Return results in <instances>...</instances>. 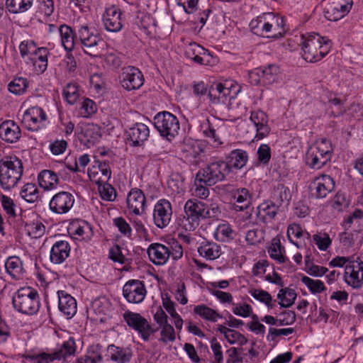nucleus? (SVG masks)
<instances>
[{
	"mask_svg": "<svg viewBox=\"0 0 363 363\" xmlns=\"http://www.w3.org/2000/svg\"><path fill=\"white\" fill-rule=\"evenodd\" d=\"M284 26V18L273 13H264L250 23V30L254 34L274 39L283 37L286 32Z\"/></svg>",
	"mask_w": 363,
	"mask_h": 363,
	"instance_id": "nucleus-1",
	"label": "nucleus"
},
{
	"mask_svg": "<svg viewBox=\"0 0 363 363\" xmlns=\"http://www.w3.org/2000/svg\"><path fill=\"white\" fill-rule=\"evenodd\" d=\"M23 174V162L17 156L7 155L0 160V186L5 191L16 187Z\"/></svg>",
	"mask_w": 363,
	"mask_h": 363,
	"instance_id": "nucleus-2",
	"label": "nucleus"
},
{
	"mask_svg": "<svg viewBox=\"0 0 363 363\" xmlns=\"http://www.w3.org/2000/svg\"><path fill=\"white\" fill-rule=\"evenodd\" d=\"M301 40L302 57L307 62H318L330 52V41L318 33L302 35Z\"/></svg>",
	"mask_w": 363,
	"mask_h": 363,
	"instance_id": "nucleus-3",
	"label": "nucleus"
},
{
	"mask_svg": "<svg viewBox=\"0 0 363 363\" xmlns=\"http://www.w3.org/2000/svg\"><path fill=\"white\" fill-rule=\"evenodd\" d=\"M147 254L150 261L156 265L164 264L169 259L174 262L183 256V248L179 242L174 240L166 245L152 243L147 248Z\"/></svg>",
	"mask_w": 363,
	"mask_h": 363,
	"instance_id": "nucleus-4",
	"label": "nucleus"
},
{
	"mask_svg": "<svg viewBox=\"0 0 363 363\" xmlns=\"http://www.w3.org/2000/svg\"><path fill=\"white\" fill-rule=\"evenodd\" d=\"M77 351L75 340L69 337L64 341L52 353L40 352L39 354H24L23 357L32 363H50L55 360L65 359L70 356H74Z\"/></svg>",
	"mask_w": 363,
	"mask_h": 363,
	"instance_id": "nucleus-5",
	"label": "nucleus"
},
{
	"mask_svg": "<svg viewBox=\"0 0 363 363\" xmlns=\"http://www.w3.org/2000/svg\"><path fill=\"white\" fill-rule=\"evenodd\" d=\"M13 308L18 312L28 315L35 314L40 308V296L31 287H23L13 296Z\"/></svg>",
	"mask_w": 363,
	"mask_h": 363,
	"instance_id": "nucleus-6",
	"label": "nucleus"
},
{
	"mask_svg": "<svg viewBox=\"0 0 363 363\" xmlns=\"http://www.w3.org/2000/svg\"><path fill=\"white\" fill-rule=\"evenodd\" d=\"M230 173L228 166L224 160L213 159L197 172L196 180L207 186H213L223 181Z\"/></svg>",
	"mask_w": 363,
	"mask_h": 363,
	"instance_id": "nucleus-7",
	"label": "nucleus"
},
{
	"mask_svg": "<svg viewBox=\"0 0 363 363\" xmlns=\"http://www.w3.org/2000/svg\"><path fill=\"white\" fill-rule=\"evenodd\" d=\"M333 155L331 143L322 138L315 147H311L306 153V164L311 169H320L330 161Z\"/></svg>",
	"mask_w": 363,
	"mask_h": 363,
	"instance_id": "nucleus-8",
	"label": "nucleus"
},
{
	"mask_svg": "<svg viewBox=\"0 0 363 363\" xmlns=\"http://www.w3.org/2000/svg\"><path fill=\"white\" fill-rule=\"evenodd\" d=\"M154 125L160 135L172 141L179 133V121L176 116L168 111L159 112L153 118Z\"/></svg>",
	"mask_w": 363,
	"mask_h": 363,
	"instance_id": "nucleus-9",
	"label": "nucleus"
},
{
	"mask_svg": "<svg viewBox=\"0 0 363 363\" xmlns=\"http://www.w3.org/2000/svg\"><path fill=\"white\" fill-rule=\"evenodd\" d=\"M206 203L198 200H188L184 205V218L182 220L183 228L187 231L194 230L204 220V210Z\"/></svg>",
	"mask_w": 363,
	"mask_h": 363,
	"instance_id": "nucleus-10",
	"label": "nucleus"
},
{
	"mask_svg": "<svg viewBox=\"0 0 363 363\" xmlns=\"http://www.w3.org/2000/svg\"><path fill=\"white\" fill-rule=\"evenodd\" d=\"M78 37L84 52L93 57L100 55L103 40L98 33L85 26H82L78 30Z\"/></svg>",
	"mask_w": 363,
	"mask_h": 363,
	"instance_id": "nucleus-11",
	"label": "nucleus"
},
{
	"mask_svg": "<svg viewBox=\"0 0 363 363\" xmlns=\"http://www.w3.org/2000/svg\"><path fill=\"white\" fill-rule=\"evenodd\" d=\"M123 318L128 327L137 331L144 341H148L150 335L158 330V328H153L140 313L127 311L123 314Z\"/></svg>",
	"mask_w": 363,
	"mask_h": 363,
	"instance_id": "nucleus-12",
	"label": "nucleus"
},
{
	"mask_svg": "<svg viewBox=\"0 0 363 363\" xmlns=\"http://www.w3.org/2000/svg\"><path fill=\"white\" fill-rule=\"evenodd\" d=\"M352 0H323L321 5L326 19L337 21L347 15L352 9Z\"/></svg>",
	"mask_w": 363,
	"mask_h": 363,
	"instance_id": "nucleus-13",
	"label": "nucleus"
},
{
	"mask_svg": "<svg viewBox=\"0 0 363 363\" xmlns=\"http://www.w3.org/2000/svg\"><path fill=\"white\" fill-rule=\"evenodd\" d=\"M120 83L127 91L136 90L144 84V77L141 71L135 67H123L119 77Z\"/></svg>",
	"mask_w": 363,
	"mask_h": 363,
	"instance_id": "nucleus-14",
	"label": "nucleus"
},
{
	"mask_svg": "<svg viewBox=\"0 0 363 363\" xmlns=\"http://www.w3.org/2000/svg\"><path fill=\"white\" fill-rule=\"evenodd\" d=\"M74 202L75 199L72 193L61 191L52 197L49 207L50 211L56 214H65L72 209Z\"/></svg>",
	"mask_w": 363,
	"mask_h": 363,
	"instance_id": "nucleus-15",
	"label": "nucleus"
},
{
	"mask_svg": "<svg viewBox=\"0 0 363 363\" xmlns=\"http://www.w3.org/2000/svg\"><path fill=\"white\" fill-rule=\"evenodd\" d=\"M147 294L143 281L138 279L128 281L123 287V295L131 303H141Z\"/></svg>",
	"mask_w": 363,
	"mask_h": 363,
	"instance_id": "nucleus-16",
	"label": "nucleus"
},
{
	"mask_svg": "<svg viewBox=\"0 0 363 363\" xmlns=\"http://www.w3.org/2000/svg\"><path fill=\"white\" fill-rule=\"evenodd\" d=\"M184 54L187 58L200 65H209L216 62L211 52L196 43H189L185 48Z\"/></svg>",
	"mask_w": 363,
	"mask_h": 363,
	"instance_id": "nucleus-17",
	"label": "nucleus"
},
{
	"mask_svg": "<svg viewBox=\"0 0 363 363\" xmlns=\"http://www.w3.org/2000/svg\"><path fill=\"white\" fill-rule=\"evenodd\" d=\"M172 215V205L168 200L162 199L156 203L153 211V220L157 227L163 228L167 226Z\"/></svg>",
	"mask_w": 363,
	"mask_h": 363,
	"instance_id": "nucleus-18",
	"label": "nucleus"
},
{
	"mask_svg": "<svg viewBox=\"0 0 363 363\" xmlns=\"http://www.w3.org/2000/svg\"><path fill=\"white\" fill-rule=\"evenodd\" d=\"M125 135L130 146L140 147L150 136V129L143 123H136L126 129Z\"/></svg>",
	"mask_w": 363,
	"mask_h": 363,
	"instance_id": "nucleus-19",
	"label": "nucleus"
},
{
	"mask_svg": "<svg viewBox=\"0 0 363 363\" xmlns=\"http://www.w3.org/2000/svg\"><path fill=\"white\" fill-rule=\"evenodd\" d=\"M46 118V114L42 108L32 106L24 113L22 123L28 130L35 131L43 125Z\"/></svg>",
	"mask_w": 363,
	"mask_h": 363,
	"instance_id": "nucleus-20",
	"label": "nucleus"
},
{
	"mask_svg": "<svg viewBox=\"0 0 363 363\" xmlns=\"http://www.w3.org/2000/svg\"><path fill=\"white\" fill-rule=\"evenodd\" d=\"M121 15L122 12L117 6H111L107 8L102 18L105 29L113 33L120 31L123 26Z\"/></svg>",
	"mask_w": 363,
	"mask_h": 363,
	"instance_id": "nucleus-21",
	"label": "nucleus"
},
{
	"mask_svg": "<svg viewBox=\"0 0 363 363\" xmlns=\"http://www.w3.org/2000/svg\"><path fill=\"white\" fill-rule=\"evenodd\" d=\"M127 205L130 211L135 215L142 214L146 207V198L143 191L139 189H132L127 196Z\"/></svg>",
	"mask_w": 363,
	"mask_h": 363,
	"instance_id": "nucleus-22",
	"label": "nucleus"
},
{
	"mask_svg": "<svg viewBox=\"0 0 363 363\" xmlns=\"http://www.w3.org/2000/svg\"><path fill=\"white\" fill-rule=\"evenodd\" d=\"M250 119L256 127V138L262 139L269 135L270 128L268 125V116L264 111H252Z\"/></svg>",
	"mask_w": 363,
	"mask_h": 363,
	"instance_id": "nucleus-23",
	"label": "nucleus"
},
{
	"mask_svg": "<svg viewBox=\"0 0 363 363\" xmlns=\"http://www.w3.org/2000/svg\"><path fill=\"white\" fill-rule=\"evenodd\" d=\"M283 211L284 209H281L271 201L267 200L257 206V216L260 221L269 223L272 222L279 213Z\"/></svg>",
	"mask_w": 363,
	"mask_h": 363,
	"instance_id": "nucleus-24",
	"label": "nucleus"
},
{
	"mask_svg": "<svg viewBox=\"0 0 363 363\" xmlns=\"http://www.w3.org/2000/svg\"><path fill=\"white\" fill-rule=\"evenodd\" d=\"M21 137L20 127L11 120L5 121L0 125V138L9 143H14Z\"/></svg>",
	"mask_w": 363,
	"mask_h": 363,
	"instance_id": "nucleus-25",
	"label": "nucleus"
},
{
	"mask_svg": "<svg viewBox=\"0 0 363 363\" xmlns=\"http://www.w3.org/2000/svg\"><path fill=\"white\" fill-rule=\"evenodd\" d=\"M270 200L275 205L284 209V206H288L291 199V194L289 188L283 183L279 182L272 191Z\"/></svg>",
	"mask_w": 363,
	"mask_h": 363,
	"instance_id": "nucleus-26",
	"label": "nucleus"
},
{
	"mask_svg": "<svg viewBox=\"0 0 363 363\" xmlns=\"http://www.w3.org/2000/svg\"><path fill=\"white\" fill-rule=\"evenodd\" d=\"M70 246L67 241L60 240L55 242L50 252V260L55 264H60L65 261L70 253Z\"/></svg>",
	"mask_w": 363,
	"mask_h": 363,
	"instance_id": "nucleus-27",
	"label": "nucleus"
},
{
	"mask_svg": "<svg viewBox=\"0 0 363 363\" xmlns=\"http://www.w3.org/2000/svg\"><path fill=\"white\" fill-rule=\"evenodd\" d=\"M59 310L68 318H72L77 313V301L74 297L65 291H58Z\"/></svg>",
	"mask_w": 363,
	"mask_h": 363,
	"instance_id": "nucleus-28",
	"label": "nucleus"
},
{
	"mask_svg": "<svg viewBox=\"0 0 363 363\" xmlns=\"http://www.w3.org/2000/svg\"><path fill=\"white\" fill-rule=\"evenodd\" d=\"M279 72V67L275 65H269L265 67H259L250 74V78L254 75L258 76L257 82H262V84L266 86L273 84L277 81V75Z\"/></svg>",
	"mask_w": 363,
	"mask_h": 363,
	"instance_id": "nucleus-29",
	"label": "nucleus"
},
{
	"mask_svg": "<svg viewBox=\"0 0 363 363\" xmlns=\"http://www.w3.org/2000/svg\"><path fill=\"white\" fill-rule=\"evenodd\" d=\"M315 191L313 195L317 199H323L332 191L335 186V182L333 178L326 174H322L315 178L313 182Z\"/></svg>",
	"mask_w": 363,
	"mask_h": 363,
	"instance_id": "nucleus-30",
	"label": "nucleus"
},
{
	"mask_svg": "<svg viewBox=\"0 0 363 363\" xmlns=\"http://www.w3.org/2000/svg\"><path fill=\"white\" fill-rule=\"evenodd\" d=\"M200 256L207 260H214L218 258L221 254V247L216 242L204 239L198 247Z\"/></svg>",
	"mask_w": 363,
	"mask_h": 363,
	"instance_id": "nucleus-31",
	"label": "nucleus"
},
{
	"mask_svg": "<svg viewBox=\"0 0 363 363\" xmlns=\"http://www.w3.org/2000/svg\"><path fill=\"white\" fill-rule=\"evenodd\" d=\"M34 0H6L5 6L11 14L23 15L30 13L33 7Z\"/></svg>",
	"mask_w": 363,
	"mask_h": 363,
	"instance_id": "nucleus-32",
	"label": "nucleus"
},
{
	"mask_svg": "<svg viewBox=\"0 0 363 363\" xmlns=\"http://www.w3.org/2000/svg\"><path fill=\"white\" fill-rule=\"evenodd\" d=\"M98 163V167L93 166L88 170V175L89 178L95 182H99L102 183V181L106 182L111 178V170L109 166L108 161L99 162Z\"/></svg>",
	"mask_w": 363,
	"mask_h": 363,
	"instance_id": "nucleus-33",
	"label": "nucleus"
},
{
	"mask_svg": "<svg viewBox=\"0 0 363 363\" xmlns=\"http://www.w3.org/2000/svg\"><path fill=\"white\" fill-rule=\"evenodd\" d=\"M247 160L248 155L246 151L236 149L232 150L224 161L228 164L230 172H231L233 168L240 169L245 166Z\"/></svg>",
	"mask_w": 363,
	"mask_h": 363,
	"instance_id": "nucleus-34",
	"label": "nucleus"
},
{
	"mask_svg": "<svg viewBox=\"0 0 363 363\" xmlns=\"http://www.w3.org/2000/svg\"><path fill=\"white\" fill-rule=\"evenodd\" d=\"M38 180L40 186L45 190H52L60 183L58 174L50 169L42 170L38 174Z\"/></svg>",
	"mask_w": 363,
	"mask_h": 363,
	"instance_id": "nucleus-35",
	"label": "nucleus"
},
{
	"mask_svg": "<svg viewBox=\"0 0 363 363\" xmlns=\"http://www.w3.org/2000/svg\"><path fill=\"white\" fill-rule=\"evenodd\" d=\"M6 272L15 279L22 278L24 273L23 262L17 256L9 257L5 263Z\"/></svg>",
	"mask_w": 363,
	"mask_h": 363,
	"instance_id": "nucleus-36",
	"label": "nucleus"
},
{
	"mask_svg": "<svg viewBox=\"0 0 363 363\" xmlns=\"http://www.w3.org/2000/svg\"><path fill=\"white\" fill-rule=\"evenodd\" d=\"M236 203L233 204V209L237 211H242L247 209L251 203L252 196L247 189H238L234 194Z\"/></svg>",
	"mask_w": 363,
	"mask_h": 363,
	"instance_id": "nucleus-37",
	"label": "nucleus"
},
{
	"mask_svg": "<svg viewBox=\"0 0 363 363\" xmlns=\"http://www.w3.org/2000/svg\"><path fill=\"white\" fill-rule=\"evenodd\" d=\"M59 31L63 47L66 50L71 51L74 45L78 43L77 37L74 35L73 30L64 24L60 26Z\"/></svg>",
	"mask_w": 363,
	"mask_h": 363,
	"instance_id": "nucleus-38",
	"label": "nucleus"
},
{
	"mask_svg": "<svg viewBox=\"0 0 363 363\" xmlns=\"http://www.w3.org/2000/svg\"><path fill=\"white\" fill-rule=\"evenodd\" d=\"M108 352L111 359L117 363H127L132 357V352L129 348L120 347L114 345H110L108 347Z\"/></svg>",
	"mask_w": 363,
	"mask_h": 363,
	"instance_id": "nucleus-39",
	"label": "nucleus"
},
{
	"mask_svg": "<svg viewBox=\"0 0 363 363\" xmlns=\"http://www.w3.org/2000/svg\"><path fill=\"white\" fill-rule=\"evenodd\" d=\"M35 54L30 57L36 70L40 73L44 72L48 67V56L50 54L47 48H38Z\"/></svg>",
	"mask_w": 363,
	"mask_h": 363,
	"instance_id": "nucleus-40",
	"label": "nucleus"
},
{
	"mask_svg": "<svg viewBox=\"0 0 363 363\" xmlns=\"http://www.w3.org/2000/svg\"><path fill=\"white\" fill-rule=\"evenodd\" d=\"M72 233L77 235L82 240H89L93 235V230L91 225L85 220L74 222L71 224Z\"/></svg>",
	"mask_w": 363,
	"mask_h": 363,
	"instance_id": "nucleus-41",
	"label": "nucleus"
},
{
	"mask_svg": "<svg viewBox=\"0 0 363 363\" xmlns=\"http://www.w3.org/2000/svg\"><path fill=\"white\" fill-rule=\"evenodd\" d=\"M194 313L202 319L211 322H216L218 318H222V315L219 314L216 310H214L205 304L195 306Z\"/></svg>",
	"mask_w": 363,
	"mask_h": 363,
	"instance_id": "nucleus-42",
	"label": "nucleus"
},
{
	"mask_svg": "<svg viewBox=\"0 0 363 363\" xmlns=\"http://www.w3.org/2000/svg\"><path fill=\"white\" fill-rule=\"evenodd\" d=\"M234 231L228 223H221L214 231L213 236L219 242H229L233 239Z\"/></svg>",
	"mask_w": 363,
	"mask_h": 363,
	"instance_id": "nucleus-43",
	"label": "nucleus"
},
{
	"mask_svg": "<svg viewBox=\"0 0 363 363\" xmlns=\"http://www.w3.org/2000/svg\"><path fill=\"white\" fill-rule=\"evenodd\" d=\"M345 281L354 289H359L363 284V278H359V271H356L353 266H346V272L345 273Z\"/></svg>",
	"mask_w": 363,
	"mask_h": 363,
	"instance_id": "nucleus-44",
	"label": "nucleus"
},
{
	"mask_svg": "<svg viewBox=\"0 0 363 363\" xmlns=\"http://www.w3.org/2000/svg\"><path fill=\"white\" fill-rule=\"evenodd\" d=\"M28 87V81L26 78L15 77L8 84V90L16 95L23 94Z\"/></svg>",
	"mask_w": 363,
	"mask_h": 363,
	"instance_id": "nucleus-45",
	"label": "nucleus"
},
{
	"mask_svg": "<svg viewBox=\"0 0 363 363\" xmlns=\"http://www.w3.org/2000/svg\"><path fill=\"white\" fill-rule=\"evenodd\" d=\"M20 195L27 202L34 203L39 197V191L35 184L28 183L22 187Z\"/></svg>",
	"mask_w": 363,
	"mask_h": 363,
	"instance_id": "nucleus-46",
	"label": "nucleus"
},
{
	"mask_svg": "<svg viewBox=\"0 0 363 363\" xmlns=\"http://www.w3.org/2000/svg\"><path fill=\"white\" fill-rule=\"evenodd\" d=\"M284 247L281 245L280 241H276L274 240L268 250L270 257L275 259L279 263H284L288 260L287 257L284 255Z\"/></svg>",
	"mask_w": 363,
	"mask_h": 363,
	"instance_id": "nucleus-47",
	"label": "nucleus"
},
{
	"mask_svg": "<svg viewBox=\"0 0 363 363\" xmlns=\"http://www.w3.org/2000/svg\"><path fill=\"white\" fill-rule=\"evenodd\" d=\"M98 189L102 199L108 201H113L116 197V189L107 182L102 181V183L96 182Z\"/></svg>",
	"mask_w": 363,
	"mask_h": 363,
	"instance_id": "nucleus-48",
	"label": "nucleus"
},
{
	"mask_svg": "<svg viewBox=\"0 0 363 363\" xmlns=\"http://www.w3.org/2000/svg\"><path fill=\"white\" fill-rule=\"evenodd\" d=\"M208 98L210 100V106H212L213 109H216L217 111H222L225 108L229 109L230 104L226 103L219 96H217L216 94H214V86H211L210 87L208 91Z\"/></svg>",
	"mask_w": 363,
	"mask_h": 363,
	"instance_id": "nucleus-49",
	"label": "nucleus"
},
{
	"mask_svg": "<svg viewBox=\"0 0 363 363\" xmlns=\"http://www.w3.org/2000/svg\"><path fill=\"white\" fill-rule=\"evenodd\" d=\"M0 201L4 211L9 218H14L17 216L16 204L11 197L1 194Z\"/></svg>",
	"mask_w": 363,
	"mask_h": 363,
	"instance_id": "nucleus-50",
	"label": "nucleus"
},
{
	"mask_svg": "<svg viewBox=\"0 0 363 363\" xmlns=\"http://www.w3.org/2000/svg\"><path fill=\"white\" fill-rule=\"evenodd\" d=\"M301 282L308 288L312 294H319L326 290L323 282L318 279L314 280L308 277L303 276L301 278Z\"/></svg>",
	"mask_w": 363,
	"mask_h": 363,
	"instance_id": "nucleus-51",
	"label": "nucleus"
},
{
	"mask_svg": "<svg viewBox=\"0 0 363 363\" xmlns=\"http://www.w3.org/2000/svg\"><path fill=\"white\" fill-rule=\"evenodd\" d=\"M250 295L259 301L264 303L269 308H273L274 305L272 302V296L271 294L262 289H252L250 291Z\"/></svg>",
	"mask_w": 363,
	"mask_h": 363,
	"instance_id": "nucleus-52",
	"label": "nucleus"
},
{
	"mask_svg": "<svg viewBox=\"0 0 363 363\" xmlns=\"http://www.w3.org/2000/svg\"><path fill=\"white\" fill-rule=\"evenodd\" d=\"M227 82L216 84L214 86V94H217L226 103L230 104V100L234 98V96L231 95V86H228Z\"/></svg>",
	"mask_w": 363,
	"mask_h": 363,
	"instance_id": "nucleus-53",
	"label": "nucleus"
},
{
	"mask_svg": "<svg viewBox=\"0 0 363 363\" xmlns=\"http://www.w3.org/2000/svg\"><path fill=\"white\" fill-rule=\"evenodd\" d=\"M201 128L204 135L212 140V143L214 147L218 148L223 144V142H221L219 138L216 135V130L208 120L201 125Z\"/></svg>",
	"mask_w": 363,
	"mask_h": 363,
	"instance_id": "nucleus-54",
	"label": "nucleus"
},
{
	"mask_svg": "<svg viewBox=\"0 0 363 363\" xmlns=\"http://www.w3.org/2000/svg\"><path fill=\"white\" fill-rule=\"evenodd\" d=\"M65 99L69 104H74L79 96L78 86L76 84L69 83L63 89Z\"/></svg>",
	"mask_w": 363,
	"mask_h": 363,
	"instance_id": "nucleus-55",
	"label": "nucleus"
},
{
	"mask_svg": "<svg viewBox=\"0 0 363 363\" xmlns=\"http://www.w3.org/2000/svg\"><path fill=\"white\" fill-rule=\"evenodd\" d=\"M102 347L99 345H92L89 347L87 354L84 357L88 363H99L102 360Z\"/></svg>",
	"mask_w": 363,
	"mask_h": 363,
	"instance_id": "nucleus-56",
	"label": "nucleus"
},
{
	"mask_svg": "<svg viewBox=\"0 0 363 363\" xmlns=\"http://www.w3.org/2000/svg\"><path fill=\"white\" fill-rule=\"evenodd\" d=\"M313 240L320 250H326L331 245L332 240L329 235L324 232H318L313 235Z\"/></svg>",
	"mask_w": 363,
	"mask_h": 363,
	"instance_id": "nucleus-57",
	"label": "nucleus"
},
{
	"mask_svg": "<svg viewBox=\"0 0 363 363\" xmlns=\"http://www.w3.org/2000/svg\"><path fill=\"white\" fill-rule=\"evenodd\" d=\"M97 111L96 103L90 99H85L79 108V114L83 118H89L95 113Z\"/></svg>",
	"mask_w": 363,
	"mask_h": 363,
	"instance_id": "nucleus-58",
	"label": "nucleus"
},
{
	"mask_svg": "<svg viewBox=\"0 0 363 363\" xmlns=\"http://www.w3.org/2000/svg\"><path fill=\"white\" fill-rule=\"evenodd\" d=\"M38 48L37 47L35 43L33 40L23 41L19 45V50L21 57H28L29 60L30 57H31L33 54H35L36 50H38Z\"/></svg>",
	"mask_w": 363,
	"mask_h": 363,
	"instance_id": "nucleus-59",
	"label": "nucleus"
},
{
	"mask_svg": "<svg viewBox=\"0 0 363 363\" xmlns=\"http://www.w3.org/2000/svg\"><path fill=\"white\" fill-rule=\"evenodd\" d=\"M26 227L28 235L33 238H39L45 232V226L41 222H33Z\"/></svg>",
	"mask_w": 363,
	"mask_h": 363,
	"instance_id": "nucleus-60",
	"label": "nucleus"
},
{
	"mask_svg": "<svg viewBox=\"0 0 363 363\" xmlns=\"http://www.w3.org/2000/svg\"><path fill=\"white\" fill-rule=\"evenodd\" d=\"M114 225L123 235L130 238L132 235V229L129 223L122 217L116 218L113 220Z\"/></svg>",
	"mask_w": 363,
	"mask_h": 363,
	"instance_id": "nucleus-61",
	"label": "nucleus"
},
{
	"mask_svg": "<svg viewBox=\"0 0 363 363\" xmlns=\"http://www.w3.org/2000/svg\"><path fill=\"white\" fill-rule=\"evenodd\" d=\"M160 328H162L160 341L167 343L168 341L174 342L175 340L174 329L170 324L168 323Z\"/></svg>",
	"mask_w": 363,
	"mask_h": 363,
	"instance_id": "nucleus-62",
	"label": "nucleus"
},
{
	"mask_svg": "<svg viewBox=\"0 0 363 363\" xmlns=\"http://www.w3.org/2000/svg\"><path fill=\"white\" fill-rule=\"evenodd\" d=\"M68 143L65 140H55L50 144L49 148L54 155H59L65 152Z\"/></svg>",
	"mask_w": 363,
	"mask_h": 363,
	"instance_id": "nucleus-63",
	"label": "nucleus"
},
{
	"mask_svg": "<svg viewBox=\"0 0 363 363\" xmlns=\"http://www.w3.org/2000/svg\"><path fill=\"white\" fill-rule=\"evenodd\" d=\"M257 155L259 161L267 164L271 159V149L268 145L262 144L257 150Z\"/></svg>",
	"mask_w": 363,
	"mask_h": 363,
	"instance_id": "nucleus-64",
	"label": "nucleus"
}]
</instances>
